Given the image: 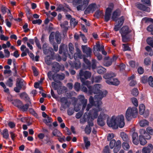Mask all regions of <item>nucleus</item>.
Segmentation results:
<instances>
[{"label":"nucleus","instance_id":"obj_38","mask_svg":"<svg viewBox=\"0 0 153 153\" xmlns=\"http://www.w3.org/2000/svg\"><path fill=\"white\" fill-rule=\"evenodd\" d=\"M145 109L144 105L143 104H141L139 105V113L140 114H143Z\"/></svg>","mask_w":153,"mask_h":153},{"label":"nucleus","instance_id":"obj_46","mask_svg":"<svg viewBox=\"0 0 153 153\" xmlns=\"http://www.w3.org/2000/svg\"><path fill=\"white\" fill-rule=\"evenodd\" d=\"M61 83H59V84L55 83L54 82L52 83V87L55 90L59 88L60 86Z\"/></svg>","mask_w":153,"mask_h":153},{"label":"nucleus","instance_id":"obj_31","mask_svg":"<svg viewBox=\"0 0 153 153\" xmlns=\"http://www.w3.org/2000/svg\"><path fill=\"white\" fill-rule=\"evenodd\" d=\"M82 85H86L89 89V91L90 92L91 89L92 88V86H90V82L88 81H85V80H84L83 82H82Z\"/></svg>","mask_w":153,"mask_h":153},{"label":"nucleus","instance_id":"obj_35","mask_svg":"<svg viewBox=\"0 0 153 153\" xmlns=\"http://www.w3.org/2000/svg\"><path fill=\"white\" fill-rule=\"evenodd\" d=\"M99 117H100V118H101L102 119L104 120H105L106 119L107 120H108V115L106 114H105L103 112H101Z\"/></svg>","mask_w":153,"mask_h":153},{"label":"nucleus","instance_id":"obj_53","mask_svg":"<svg viewBox=\"0 0 153 153\" xmlns=\"http://www.w3.org/2000/svg\"><path fill=\"white\" fill-rule=\"evenodd\" d=\"M148 82L149 85L152 87H153V78L151 76H150L148 79Z\"/></svg>","mask_w":153,"mask_h":153},{"label":"nucleus","instance_id":"obj_22","mask_svg":"<svg viewBox=\"0 0 153 153\" xmlns=\"http://www.w3.org/2000/svg\"><path fill=\"white\" fill-rule=\"evenodd\" d=\"M116 76V74L112 72H110L109 73L106 74L104 76V78L106 79L110 80L112 79L113 77Z\"/></svg>","mask_w":153,"mask_h":153},{"label":"nucleus","instance_id":"obj_63","mask_svg":"<svg viewBox=\"0 0 153 153\" xmlns=\"http://www.w3.org/2000/svg\"><path fill=\"white\" fill-rule=\"evenodd\" d=\"M114 134L111 133L108 134L107 136V140L108 141H111L114 137Z\"/></svg>","mask_w":153,"mask_h":153},{"label":"nucleus","instance_id":"obj_6","mask_svg":"<svg viewBox=\"0 0 153 153\" xmlns=\"http://www.w3.org/2000/svg\"><path fill=\"white\" fill-rule=\"evenodd\" d=\"M79 75L81 82H83L84 80L90 78L91 74L89 71H84L82 70H81L80 71Z\"/></svg>","mask_w":153,"mask_h":153},{"label":"nucleus","instance_id":"obj_43","mask_svg":"<svg viewBox=\"0 0 153 153\" xmlns=\"http://www.w3.org/2000/svg\"><path fill=\"white\" fill-rule=\"evenodd\" d=\"M151 60L150 58H146L144 60V63L146 65L148 66L150 65L151 64Z\"/></svg>","mask_w":153,"mask_h":153},{"label":"nucleus","instance_id":"obj_5","mask_svg":"<svg viewBox=\"0 0 153 153\" xmlns=\"http://www.w3.org/2000/svg\"><path fill=\"white\" fill-rule=\"evenodd\" d=\"M26 82L22 79H18L17 81L16 87L14 88V90L16 92H19L22 88L25 89L26 88Z\"/></svg>","mask_w":153,"mask_h":153},{"label":"nucleus","instance_id":"obj_29","mask_svg":"<svg viewBox=\"0 0 153 153\" xmlns=\"http://www.w3.org/2000/svg\"><path fill=\"white\" fill-rule=\"evenodd\" d=\"M139 124L140 126L144 127L148 125L149 122L146 120L143 119L140 121Z\"/></svg>","mask_w":153,"mask_h":153},{"label":"nucleus","instance_id":"obj_55","mask_svg":"<svg viewBox=\"0 0 153 153\" xmlns=\"http://www.w3.org/2000/svg\"><path fill=\"white\" fill-rule=\"evenodd\" d=\"M13 81L12 79L11 78H9L6 83L7 85L10 87H12L13 85Z\"/></svg>","mask_w":153,"mask_h":153},{"label":"nucleus","instance_id":"obj_26","mask_svg":"<svg viewBox=\"0 0 153 153\" xmlns=\"http://www.w3.org/2000/svg\"><path fill=\"white\" fill-rule=\"evenodd\" d=\"M53 59L52 55L47 56L45 58V62L48 65H50L51 63V60Z\"/></svg>","mask_w":153,"mask_h":153},{"label":"nucleus","instance_id":"obj_57","mask_svg":"<svg viewBox=\"0 0 153 153\" xmlns=\"http://www.w3.org/2000/svg\"><path fill=\"white\" fill-rule=\"evenodd\" d=\"M131 100L133 104L135 106H137L138 105V102L137 99L133 97L131 98Z\"/></svg>","mask_w":153,"mask_h":153},{"label":"nucleus","instance_id":"obj_48","mask_svg":"<svg viewBox=\"0 0 153 153\" xmlns=\"http://www.w3.org/2000/svg\"><path fill=\"white\" fill-rule=\"evenodd\" d=\"M122 36V41L124 42H128L129 39L127 35H121Z\"/></svg>","mask_w":153,"mask_h":153},{"label":"nucleus","instance_id":"obj_20","mask_svg":"<svg viewBox=\"0 0 153 153\" xmlns=\"http://www.w3.org/2000/svg\"><path fill=\"white\" fill-rule=\"evenodd\" d=\"M104 46L103 45H100L99 44H97V50L100 51H101L103 54L104 55H106L107 53L104 50Z\"/></svg>","mask_w":153,"mask_h":153},{"label":"nucleus","instance_id":"obj_60","mask_svg":"<svg viewBox=\"0 0 153 153\" xmlns=\"http://www.w3.org/2000/svg\"><path fill=\"white\" fill-rule=\"evenodd\" d=\"M42 22V21L40 19L34 20L32 21V23L33 24H38V25H40Z\"/></svg>","mask_w":153,"mask_h":153},{"label":"nucleus","instance_id":"obj_9","mask_svg":"<svg viewBox=\"0 0 153 153\" xmlns=\"http://www.w3.org/2000/svg\"><path fill=\"white\" fill-rule=\"evenodd\" d=\"M110 7L107 8L106 10L105 16V21L107 22L110 19L111 17V13L113 10L114 5L113 4H111L110 5Z\"/></svg>","mask_w":153,"mask_h":153},{"label":"nucleus","instance_id":"obj_7","mask_svg":"<svg viewBox=\"0 0 153 153\" xmlns=\"http://www.w3.org/2000/svg\"><path fill=\"white\" fill-rule=\"evenodd\" d=\"M115 118L118 127L119 126L120 128H123L125 124L124 116L121 114L117 117L115 116Z\"/></svg>","mask_w":153,"mask_h":153},{"label":"nucleus","instance_id":"obj_8","mask_svg":"<svg viewBox=\"0 0 153 153\" xmlns=\"http://www.w3.org/2000/svg\"><path fill=\"white\" fill-rule=\"evenodd\" d=\"M107 123L109 127L113 129H117L118 128L117 125L116 123L115 116H112L110 120H107Z\"/></svg>","mask_w":153,"mask_h":153},{"label":"nucleus","instance_id":"obj_32","mask_svg":"<svg viewBox=\"0 0 153 153\" xmlns=\"http://www.w3.org/2000/svg\"><path fill=\"white\" fill-rule=\"evenodd\" d=\"M139 140L140 144L142 145H145L147 143V142L144 137L142 135L140 136L139 137Z\"/></svg>","mask_w":153,"mask_h":153},{"label":"nucleus","instance_id":"obj_30","mask_svg":"<svg viewBox=\"0 0 153 153\" xmlns=\"http://www.w3.org/2000/svg\"><path fill=\"white\" fill-rule=\"evenodd\" d=\"M1 134L4 138L6 139H7L9 138V134L8 133V130L7 129H4Z\"/></svg>","mask_w":153,"mask_h":153},{"label":"nucleus","instance_id":"obj_33","mask_svg":"<svg viewBox=\"0 0 153 153\" xmlns=\"http://www.w3.org/2000/svg\"><path fill=\"white\" fill-rule=\"evenodd\" d=\"M68 22L67 21H65L60 24V26L64 30L67 31L68 30Z\"/></svg>","mask_w":153,"mask_h":153},{"label":"nucleus","instance_id":"obj_27","mask_svg":"<svg viewBox=\"0 0 153 153\" xmlns=\"http://www.w3.org/2000/svg\"><path fill=\"white\" fill-rule=\"evenodd\" d=\"M55 38L57 43L58 44H60L61 42V39L60 34L59 32H56V33Z\"/></svg>","mask_w":153,"mask_h":153},{"label":"nucleus","instance_id":"obj_36","mask_svg":"<svg viewBox=\"0 0 153 153\" xmlns=\"http://www.w3.org/2000/svg\"><path fill=\"white\" fill-rule=\"evenodd\" d=\"M118 16V10H115L113 12L112 14L111 19L113 21H117V18Z\"/></svg>","mask_w":153,"mask_h":153},{"label":"nucleus","instance_id":"obj_10","mask_svg":"<svg viewBox=\"0 0 153 153\" xmlns=\"http://www.w3.org/2000/svg\"><path fill=\"white\" fill-rule=\"evenodd\" d=\"M91 115V112H90V113H88V114H87L86 113H85L84 115V117L83 119V121L86 122L88 120V126H94V124L93 122V121L94 119H93L90 116L88 117H87L86 116H90Z\"/></svg>","mask_w":153,"mask_h":153},{"label":"nucleus","instance_id":"obj_37","mask_svg":"<svg viewBox=\"0 0 153 153\" xmlns=\"http://www.w3.org/2000/svg\"><path fill=\"white\" fill-rule=\"evenodd\" d=\"M52 133L53 136L57 137H60L62 135V134L56 129L54 130Z\"/></svg>","mask_w":153,"mask_h":153},{"label":"nucleus","instance_id":"obj_45","mask_svg":"<svg viewBox=\"0 0 153 153\" xmlns=\"http://www.w3.org/2000/svg\"><path fill=\"white\" fill-rule=\"evenodd\" d=\"M69 51L72 54L74 52V49L73 45L71 43H70L68 45Z\"/></svg>","mask_w":153,"mask_h":153},{"label":"nucleus","instance_id":"obj_51","mask_svg":"<svg viewBox=\"0 0 153 153\" xmlns=\"http://www.w3.org/2000/svg\"><path fill=\"white\" fill-rule=\"evenodd\" d=\"M102 79V77L100 76H99L95 77L93 78V82H100Z\"/></svg>","mask_w":153,"mask_h":153},{"label":"nucleus","instance_id":"obj_24","mask_svg":"<svg viewBox=\"0 0 153 153\" xmlns=\"http://www.w3.org/2000/svg\"><path fill=\"white\" fill-rule=\"evenodd\" d=\"M137 7L141 10L145 11L148 12L150 11V8L149 7H146L141 4H138Z\"/></svg>","mask_w":153,"mask_h":153},{"label":"nucleus","instance_id":"obj_12","mask_svg":"<svg viewBox=\"0 0 153 153\" xmlns=\"http://www.w3.org/2000/svg\"><path fill=\"white\" fill-rule=\"evenodd\" d=\"M82 48L83 53L86 54L87 57H91L92 54L91 48L87 45H82Z\"/></svg>","mask_w":153,"mask_h":153},{"label":"nucleus","instance_id":"obj_14","mask_svg":"<svg viewBox=\"0 0 153 153\" xmlns=\"http://www.w3.org/2000/svg\"><path fill=\"white\" fill-rule=\"evenodd\" d=\"M106 82L108 84L117 85L120 83L119 81L117 79L112 78L110 80L108 79L106 81Z\"/></svg>","mask_w":153,"mask_h":153},{"label":"nucleus","instance_id":"obj_18","mask_svg":"<svg viewBox=\"0 0 153 153\" xmlns=\"http://www.w3.org/2000/svg\"><path fill=\"white\" fill-rule=\"evenodd\" d=\"M120 32L121 35H127L130 32L128 27L127 26L123 27L120 30Z\"/></svg>","mask_w":153,"mask_h":153},{"label":"nucleus","instance_id":"obj_50","mask_svg":"<svg viewBox=\"0 0 153 153\" xmlns=\"http://www.w3.org/2000/svg\"><path fill=\"white\" fill-rule=\"evenodd\" d=\"M43 121L45 123H48L52 122V120L51 117L48 116L46 118L44 119Z\"/></svg>","mask_w":153,"mask_h":153},{"label":"nucleus","instance_id":"obj_4","mask_svg":"<svg viewBox=\"0 0 153 153\" xmlns=\"http://www.w3.org/2000/svg\"><path fill=\"white\" fill-rule=\"evenodd\" d=\"M90 0H73V5L77 6V10H83L88 5Z\"/></svg>","mask_w":153,"mask_h":153},{"label":"nucleus","instance_id":"obj_64","mask_svg":"<svg viewBox=\"0 0 153 153\" xmlns=\"http://www.w3.org/2000/svg\"><path fill=\"white\" fill-rule=\"evenodd\" d=\"M146 131L149 134L151 135L153 134V129L152 128L150 127H148L146 128Z\"/></svg>","mask_w":153,"mask_h":153},{"label":"nucleus","instance_id":"obj_47","mask_svg":"<svg viewBox=\"0 0 153 153\" xmlns=\"http://www.w3.org/2000/svg\"><path fill=\"white\" fill-rule=\"evenodd\" d=\"M116 142L114 139H112L110 141L109 145L111 149H113L115 147V145L116 144Z\"/></svg>","mask_w":153,"mask_h":153},{"label":"nucleus","instance_id":"obj_39","mask_svg":"<svg viewBox=\"0 0 153 153\" xmlns=\"http://www.w3.org/2000/svg\"><path fill=\"white\" fill-rule=\"evenodd\" d=\"M97 123L101 126H103L105 124V120L102 119L100 117H98L97 119Z\"/></svg>","mask_w":153,"mask_h":153},{"label":"nucleus","instance_id":"obj_42","mask_svg":"<svg viewBox=\"0 0 153 153\" xmlns=\"http://www.w3.org/2000/svg\"><path fill=\"white\" fill-rule=\"evenodd\" d=\"M97 71L98 74H102L106 71V69L101 66L100 67L98 68Z\"/></svg>","mask_w":153,"mask_h":153},{"label":"nucleus","instance_id":"obj_28","mask_svg":"<svg viewBox=\"0 0 153 153\" xmlns=\"http://www.w3.org/2000/svg\"><path fill=\"white\" fill-rule=\"evenodd\" d=\"M81 51L78 48L77 49L76 52L75 53L74 55V59L76 60L77 58H81Z\"/></svg>","mask_w":153,"mask_h":153},{"label":"nucleus","instance_id":"obj_11","mask_svg":"<svg viewBox=\"0 0 153 153\" xmlns=\"http://www.w3.org/2000/svg\"><path fill=\"white\" fill-rule=\"evenodd\" d=\"M97 5L95 3H92L89 4L85 11V13L88 14L91 13H93L95 10Z\"/></svg>","mask_w":153,"mask_h":153},{"label":"nucleus","instance_id":"obj_34","mask_svg":"<svg viewBox=\"0 0 153 153\" xmlns=\"http://www.w3.org/2000/svg\"><path fill=\"white\" fill-rule=\"evenodd\" d=\"M122 148L125 150H128L130 148L128 142H124L122 143Z\"/></svg>","mask_w":153,"mask_h":153},{"label":"nucleus","instance_id":"obj_1","mask_svg":"<svg viewBox=\"0 0 153 153\" xmlns=\"http://www.w3.org/2000/svg\"><path fill=\"white\" fill-rule=\"evenodd\" d=\"M101 100L99 99H96L95 96H94V99L92 96L90 97L89 100V104L94 105L95 107L93 108L92 110L90 111V112H91V115L88 116H86L87 117L90 116L93 119L97 117L98 112L101 111L102 109L101 105L102 103Z\"/></svg>","mask_w":153,"mask_h":153},{"label":"nucleus","instance_id":"obj_52","mask_svg":"<svg viewBox=\"0 0 153 153\" xmlns=\"http://www.w3.org/2000/svg\"><path fill=\"white\" fill-rule=\"evenodd\" d=\"M74 66L76 69H77L80 68L81 64L79 61H77L74 63Z\"/></svg>","mask_w":153,"mask_h":153},{"label":"nucleus","instance_id":"obj_56","mask_svg":"<svg viewBox=\"0 0 153 153\" xmlns=\"http://www.w3.org/2000/svg\"><path fill=\"white\" fill-rule=\"evenodd\" d=\"M80 84L78 82H76L74 86V88L75 90L77 91H78L80 88Z\"/></svg>","mask_w":153,"mask_h":153},{"label":"nucleus","instance_id":"obj_41","mask_svg":"<svg viewBox=\"0 0 153 153\" xmlns=\"http://www.w3.org/2000/svg\"><path fill=\"white\" fill-rule=\"evenodd\" d=\"M31 104H30L29 103H27L25 105H23V104L22 107L20 109L23 111H26Z\"/></svg>","mask_w":153,"mask_h":153},{"label":"nucleus","instance_id":"obj_3","mask_svg":"<svg viewBox=\"0 0 153 153\" xmlns=\"http://www.w3.org/2000/svg\"><path fill=\"white\" fill-rule=\"evenodd\" d=\"M138 111L136 107H128L127 109L125 114L126 119L128 121H130L132 118L137 117Z\"/></svg>","mask_w":153,"mask_h":153},{"label":"nucleus","instance_id":"obj_17","mask_svg":"<svg viewBox=\"0 0 153 153\" xmlns=\"http://www.w3.org/2000/svg\"><path fill=\"white\" fill-rule=\"evenodd\" d=\"M20 96L22 98L24 99L26 102L29 103L30 104H31L29 97L26 93L23 92L21 93L20 94Z\"/></svg>","mask_w":153,"mask_h":153},{"label":"nucleus","instance_id":"obj_58","mask_svg":"<svg viewBox=\"0 0 153 153\" xmlns=\"http://www.w3.org/2000/svg\"><path fill=\"white\" fill-rule=\"evenodd\" d=\"M131 93L134 96H136L138 94V91L137 89L136 88H134L131 92Z\"/></svg>","mask_w":153,"mask_h":153},{"label":"nucleus","instance_id":"obj_25","mask_svg":"<svg viewBox=\"0 0 153 153\" xmlns=\"http://www.w3.org/2000/svg\"><path fill=\"white\" fill-rule=\"evenodd\" d=\"M83 60L84 62L87 65L86 67H85L84 66H83V67L85 69H88L90 70L91 68V63L90 61L85 58H83Z\"/></svg>","mask_w":153,"mask_h":153},{"label":"nucleus","instance_id":"obj_49","mask_svg":"<svg viewBox=\"0 0 153 153\" xmlns=\"http://www.w3.org/2000/svg\"><path fill=\"white\" fill-rule=\"evenodd\" d=\"M147 42L148 45L153 48V40L151 37L148 38L146 40Z\"/></svg>","mask_w":153,"mask_h":153},{"label":"nucleus","instance_id":"obj_59","mask_svg":"<svg viewBox=\"0 0 153 153\" xmlns=\"http://www.w3.org/2000/svg\"><path fill=\"white\" fill-rule=\"evenodd\" d=\"M91 128L90 127L87 126L85 128V133L88 134H89L91 132Z\"/></svg>","mask_w":153,"mask_h":153},{"label":"nucleus","instance_id":"obj_2","mask_svg":"<svg viewBox=\"0 0 153 153\" xmlns=\"http://www.w3.org/2000/svg\"><path fill=\"white\" fill-rule=\"evenodd\" d=\"M101 87V85L100 84H96L92 87L89 93L91 94H92L93 93L97 94L95 95L96 99H99L102 100L103 97L106 96L107 92L105 90L103 91L100 90Z\"/></svg>","mask_w":153,"mask_h":153},{"label":"nucleus","instance_id":"obj_21","mask_svg":"<svg viewBox=\"0 0 153 153\" xmlns=\"http://www.w3.org/2000/svg\"><path fill=\"white\" fill-rule=\"evenodd\" d=\"M120 135L121 137L124 141L127 142H129V139L127 134L124 132H121Z\"/></svg>","mask_w":153,"mask_h":153},{"label":"nucleus","instance_id":"obj_44","mask_svg":"<svg viewBox=\"0 0 153 153\" xmlns=\"http://www.w3.org/2000/svg\"><path fill=\"white\" fill-rule=\"evenodd\" d=\"M22 102L20 100H18L15 102V106L20 109L22 107Z\"/></svg>","mask_w":153,"mask_h":153},{"label":"nucleus","instance_id":"obj_40","mask_svg":"<svg viewBox=\"0 0 153 153\" xmlns=\"http://www.w3.org/2000/svg\"><path fill=\"white\" fill-rule=\"evenodd\" d=\"M65 75L64 74H56V82L57 81V79H59L60 80H63L65 78Z\"/></svg>","mask_w":153,"mask_h":153},{"label":"nucleus","instance_id":"obj_19","mask_svg":"<svg viewBox=\"0 0 153 153\" xmlns=\"http://www.w3.org/2000/svg\"><path fill=\"white\" fill-rule=\"evenodd\" d=\"M132 142L133 143L137 145L139 143V141L138 140V136L137 133L134 132L132 135Z\"/></svg>","mask_w":153,"mask_h":153},{"label":"nucleus","instance_id":"obj_54","mask_svg":"<svg viewBox=\"0 0 153 153\" xmlns=\"http://www.w3.org/2000/svg\"><path fill=\"white\" fill-rule=\"evenodd\" d=\"M70 23L71 25H73L74 27L77 25L78 22L76 21L75 18H71L70 20Z\"/></svg>","mask_w":153,"mask_h":153},{"label":"nucleus","instance_id":"obj_15","mask_svg":"<svg viewBox=\"0 0 153 153\" xmlns=\"http://www.w3.org/2000/svg\"><path fill=\"white\" fill-rule=\"evenodd\" d=\"M153 149V146L152 144H149L147 147H144L142 150V153H150Z\"/></svg>","mask_w":153,"mask_h":153},{"label":"nucleus","instance_id":"obj_23","mask_svg":"<svg viewBox=\"0 0 153 153\" xmlns=\"http://www.w3.org/2000/svg\"><path fill=\"white\" fill-rule=\"evenodd\" d=\"M47 75L50 80H52L53 79L55 82H56V74H53V72L51 71H50L48 72Z\"/></svg>","mask_w":153,"mask_h":153},{"label":"nucleus","instance_id":"obj_13","mask_svg":"<svg viewBox=\"0 0 153 153\" xmlns=\"http://www.w3.org/2000/svg\"><path fill=\"white\" fill-rule=\"evenodd\" d=\"M78 100L82 105V109L84 110L86 107L87 103V100L85 99L83 95H79L78 97Z\"/></svg>","mask_w":153,"mask_h":153},{"label":"nucleus","instance_id":"obj_16","mask_svg":"<svg viewBox=\"0 0 153 153\" xmlns=\"http://www.w3.org/2000/svg\"><path fill=\"white\" fill-rule=\"evenodd\" d=\"M121 147V141L119 140H117L116 142V144L114 149V153H118Z\"/></svg>","mask_w":153,"mask_h":153},{"label":"nucleus","instance_id":"obj_62","mask_svg":"<svg viewBox=\"0 0 153 153\" xmlns=\"http://www.w3.org/2000/svg\"><path fill=\"white\" fill-rule=\"evenodd\" d=\"M56 9V10L58 11L63 10L64 9V6L61 4H59Z\"/></svg>","mask_w":153,"mask_h":153},{"label":"nucleus","instance_id":"obj_61","mask_svg":"<svg viewBox=\"0 0 153 153\" xmlns=\"http://www.w3.org/2000/svg\"><path fill=\"white\" fill-rule=\"evenodd\" d=\"M32 68L33 70L34 75L36 76H37L38 75L39 73L36 68L34 66H32Z\"/></svg>","mask_w":153,"mask_h":153}]
</instances>
